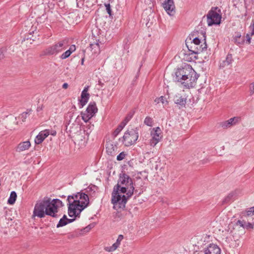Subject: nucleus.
<instances>
[{
    "label": "nucleus",
    "instance_id": "1",
    "mask_svg": "<svg viewBox=\"0 0 254 254\" xmlns=\"http://www.w3.org/2000/svg\"><path fill=\"white\" fill-rule=\"evenodd\" d=\"M135 182L129 176L122 171L119 175L117 184L114 187L112 192L111 203L113 209H124L128 200L138 190L135 188Z\"/></svg>",
    "mask_w": 254,
    "mask_h": 254
},
{
    "label": "nucleus",
    "instance_id": "2",
    "mask_svg": "<svg viewBox=\"0 0 254 254\" xmlns=\"http://www.w3.org/2000/svg\"><path fill=\"white\" fill-rule=\"evenodd\" d=\"M64 206V204L60 199H52L50 197L45 196L36 202L33 212V216L42 218L46 215H48L53 218H58L59 208Z\"/></svg>",
    "mask_w": 254,
    "mask_h": 254
},
{
    "label": "nucleus",
    "instance_id": "3",
    "mask_svg": "<svg viewBox=\"0 0 254 254\" xmlns=\"http://www.w3.org/2000/svg\"><path fill=\"white\" fill-rule=\"evenodd\" d=\"M172 75L175 82H180L184 87L188 88L194 86V83L199 77V74L192 66L186 63L175 68Z\"/></svg>",
    "mask_w": 254,
    "mask_h": 254
},
{
    "label": "nucleus",
    "instance_id": "4",
    "mask_svg": "<svg viewBox=\"0 0 254 254\" xmlns=\"http://www.w3.org/2000/svg\"><path fill=\"white\" fill-rule=\"evenodd\" d=\"M138 129L137 127L127 130L123 136L119 138V141H122L123 143L125 142L126 146H131L136 143L138 138Z\"/></svg>",
    "mask_w": 254,
    "mask_h": 254
},
{
    "label": "nucleus",
    "instance_id": "5",
    "mask_svg": "<svg viewBox=\"0 0 254 254\" xmlns=\"http://www.w3.org/2000/svg\"><path fill=\"white\" fill-rule=\"evenodd\" d=\"M65 42L64 40L55 43L53 45L50 46L45 49L40 54L41 57L44 56H56L61 53L63 50L66 49L64 46Z\"/></svg>",
    "mask_w": 254,
    "mask_h": 254
},
{
    "label": "nucleus",
    "instance_id": "6",
    "mask_svg": "<svg viewBox=\"0 0 254 254\" xmlns=\"http://www.w3.org/2000/svg\"><path fill=\"white\" fill-rule=\"evenodd\" d=\"M161 130L159 127H154L151 131L152 138L150 140V145L154 147L161 140L162 136L161 135Z\"/></svg>",
    "mask_w": 254,
    "mask_h": 254
},
{
    "label": "nucleus",
    "instance_id": "7",
    "mask_svg": "<svg viewBox=\"0 0 254 254\" xmlns=\"http://www.w3.org/2000/svg\"><path fill=\"white\" fill-rule=\"evenodd\" d=\"M163 6L170 16L174 15L175 13V5L173 0H165L163 3Z\"/></svg>",
    "mask_w": 254,
    "mask_h": 254
},
{
    "label": "nucleus",
    "instance_id": "8",
    "mask_svg": "<svg viewBox=\"0 0 254 254\" xmlns=\"http://www.w3.org/2000/svg\"><path fill=\"white\" fill-rule=\"evenodd\" d=\"M240 121V117H235L234 118H230L227 121L222 122L221 123V126L223 128H227L236 125Z\"/></svg>",
    "mask_w": 254,
    "mask_h": 254
},
{
    "label": "nucleus",
    "instance_id": "9",
    "mask_svg": "<svg viewBox=\"0 0 254 254\" xmlns=\"http://www.w3.org/2000/svg\"><path fill=\"white\" fill-rule=\"evenodd\" d=\"M49 134L50 130L49 129L41 131L35 138V143L36 144H41Z\"/></svg>",
    "mask_w": 254,
    "mask_h": 254
},
{
    "label": "nucleus",
    "instance_id": "10",
    "mask_svg": "<svg viewBox=\"0 0 254 254\" xmlns=\"http://www.w3.org/2000/svg\"><path fill=\"white\" fill-rule=\"evenodd\" d=\"M175 104H177L180 109L185 107L187 103L186 98L183 97L180 94L176 95L173 99Z\"/></svg>",
    "mask_w": 254,
    "mask_h": 254
},
{
    "label": "nucleus",
    "instance_id": "11",
    "mask_svg": "<svg viewBox=\"0 0 254 254\" xmlns=\"http://www.w3.org/2000/svg\"><path fill=\"white\" fill-rule=\"evenodd\" d=\"M123 239L124 236L122 234L119 235L116 240V242L113 244L112 246L105 247V251L109 252H112L115 251L120 246L121 242L123 240Z\"/></svg>",
    "mask_w": 254,
    "mask_h": 254
},
{
    "label": "nucleus",
    "instance_id": "12",
    "mask_svg": "<svg viewBox=\"0 0 254 254\" xmlns=\"http://www.w3.org/2000/svg\"><path fill=\"white\" fill-rule=\"evenodd\" d=\"M97 112L98 108L95 102H90L86 108L85 112L90 114L91 116L93 117Z\"/></svg>",
    "mask_w": 254,
    "mask_h": 254
},
{
    "label": "nucleus",
    "instance_id": "13",
    "mask_svg": "<svg viewBox=\"0 0 254 254\" xmlns=\"http://www.w3.org/2000/svg\"><path fill=\"white\" fill-rule=\"evenodd\" d=\"M90 97V94L88 93H81L80 99H79V108H83L88 102Z\"/></svg>",
    "mask_w": 254,
    "mask_h": 254
},
{
    "label": "nucleus",
    "instance_id": "14",
    "mask_svg": "<svg viewBox=\"0 0 254 254\" xmlns=\"http://www.w3.org/2000/svg\"><path fill=\"white\" fill-rule=\"evenodd\" d=\"M234 42L237 45H243L246 43V35L242 36L240 33H236L234 36Z\"/></svg>",
    "mask_w": 254,
    "mask_h": 254
},
{
    "label": "nucleus",
    "instance_id": "15",
    "mask_svg": "<svg viewBox=\"0 0 254 254\" xmlns=\"http://www.w3.org/2000/svg\"><path fill=\"white\" fill-rule=\"evenodd\" d=\"M117 148L116 144L113 142L108 141L106 144V149L107 153L110 156H114L115 154V149Z\"/></svg>",
    "mask_w": 254,
    "mask_h": 254
},
{
    "label": "nucleus",
    "instance_id": "16",
    "mask_svg": "<svg viewBox=\"0 0 254 254\" xmlns=\"http://www.w3.org/2000/svg\"><path fill=\"white\" fill-rule=\"evenodd\" d=\"M220 249L216 245L210 244L207 247V254H220Z\"/></svg>",
    "mask_w": 254,
    "mask_h": 254
},
{
    "label": "nucleus",
    "instance_id": "17",
    "mask_svg": "<svg viewBox=\"0 0 254 254\" xmlns=\"http://www.w3.org/2000/svg\"><path fill=\"white\" fill-rule=\"evenodd\" d=\"M30 146L31 143L29 141H26L21 142L18 145L16 149V151L17 152H20L28 149L30 147Z\"/></svg>",
    "mask_w": 254,
    "mask_h": 254
},
{
    "label": "nucleus",
    "instance_id": "18",
    "mask_svg": "<svg viewBox=\"0 0 254 254\" xmlns=\"http://www.w3.org/2000/svg\"><path fill=\"white\" fill-rule=\"evenodd\" d=\"M186 46L188 49L189 53L187 54L188 55L192 54H198L199 49L197 46L194 45L193 44H190V43H186Z\"/></svg>",
    "mask_w": 254,
    "mask_h": 254
},
{
    "label": "nucleus",
    "instance_id": "19",
    "mask_svg": "<svg viewBox=\"0 0 254 254\" xmlns=\"http://www.w3.org/2000/svg\"><path fill=\"white\" fill-rule=\"evenodd\" d=\"M221 18L222 17H207V25H219L221 23Z\"/></svg>",
    "mask_w": 254,
    "mask_h": 254
},
{
    "label": "nucleus",
    "instance_id": "20",
    "mask_svg": "<svg viewBox=\"0 0 254 254\" xmlns=\"http://www.w3.org/2000/svg\"><path fill=\"white\" fill-rule=\"evenodd\" d=\"M222 13L220 7L215 6L212 7L207 16H222Z\"/></svg>",
    "mask_w": 254,
    "mask_h": 254
},
{
    "label": "nucleus",
    "instance_id": "21",
    "mask_svg": "<svg viewBox=\"0 0 254 254\" xmlns=\"http://www.w3.org/2000/svg\"><path fill=\"white\" fill-rule=\"evenodd\" d=\"M89 201L86 202L84 201L81 202V204H79V205H75L73 209H70L71 211H74L75 210H78L79 212H82L83 210H84L86 207L88 206L89 205Z\"/></svg>",
    "mask_w": 254,
    "mask_h": 254
},
{
    "label": "nucleus",
    "instance_id": "22",
    "mask_svg": "<svg viewBox=\"0 0 254 254\" xmlns=\"http://www.w3.org/2000/svg\"><path fill=\"white\" fill-rule=\"evenodd\" d=\"M89 201L86 202L84 201L81 202V204H79V205H75L73 209H70L71 211H74L75 210H78L79 212H82L83 210H84L86 207L88 206L89 205Z\"/></svg>",
    "mask_w": 254,
    "mask_h": 254
},
{
    "label": "nucleus",
    "instance_id": "23",
    "mask_svg": "<svg viewBox=\"0 0 254 254\" xmlns=\"http://www.w3.org/2000/svg\"><path fill=\"white\" fill-rule=\"evenodd\" d=\"M125 126L126 123L122 122L117 127L112 134V136L113 139H115L118 136Z\"/></svg>",
    "mask_w": 254,
    "mask_h": 254
},
{
    "label": "nucleus",
    "instance_id": "24",
    "mask_svg": "<svg viewBox=\"0 0 254 254\" xmlns=\"http://www.w3.org/2000/svg\"><path fill=\"white\" fill-rule=\"evenodd\" d=\"M250 30L251 32L249 33H247L246 35V44H250L251 43V41L252 39V36L254 35V23L251 25L250 26Z\"/></svg>",
    "mask_w": 254,
    "mask_h": 254
},
{
    "label": "nucleus",
    "instance_id": "25",
    "mask_svg": "<svg viewBox=\"0 0 254 254\" xmlns=\"http://www.w3.org/2000/svg\"><path fill=\"white\" fill-rule=\"evenodd\" d=\"M17 193L15 191H12L10 192V196L7 200V203L10 205L13 204L16 200Z\"/></svg>",
    "mask_w": 254,
    "mask_h": 254
},
{
    "label": "nucleus",
    "instance_id": "26",
    "mask_svg": "<svg viewBox=\"0 0 254 254\" xmlns=\"http://www.w3.org/2000/svg\"><path fill=\"white\" fill-rule=\"evenodd\" d=\"M68 215L70 217H74L75 219L79 218L80 217L81 212L78 210H75L74 211H71L70 208H67Z\"/></svg>",
    "mask_w": 254,
    "mask_h": 254
},
{
    "label": "nucleus",
    "instance_id": "27",
    "mask_svg": "<svg viewBox=\"0 0 254 254\" xmlns=\"http://www.w3.org/2000/svg\"><path fill=\"white\" fill-rule=\"evenodd\" d=\"M99 39L96 38L95 35H93L92 34V38H91L90 43V48L91 50L92 51L94 49L93 46H98V43H99Z\"/></svg>",
    "mask_w": 254,
    "mask_h": 254
},
{
    "label": "nucleus",
    "instance_id": "28",
    "mask_svg": "<svg viewBox=\"0 0 254 254\" xmlns=\"http://www.w3.org/2000/svg\"><path fill=\"white\" fill-rule=\"evenodd\" d=\"M232 55L229 54L227 56L226 60L220 64V66L224 67L226 65H228L232 63Z\"/></svg>",
    "mask_w": 254,
    "mask_h": 254
},
{
    "label": "nucleus",
    "instance_id": "29",
    "mask_svg": "<svg viewBox=\"0 0 254 254\" xmlns=\"http://www.w3.org/2000/svg\"><path fill=\"white\" fill-rule=\"evenodd\" d=\"M84 202L83 200H80L79 198H76L75 200H73L72 202L67 203V208L73 209L75 205H79V204H81V202Z\"/></svg>",
    "mask_w": 254,
    "mask_h": 254
},
{
    "label": "nucleus",
    "instance_id": "30",
    "mask_svg": "<svg viewBox=\"0 0 254 254\" xmlns=\"http://www.w3.org/2000/svg\"><path fill=\"white\" fill-rule=\"evenodd\" d=\"M77 194L79 200H84L83 201L89 202V196L86 193L82 192V191H80L79 192H77Z\"/></svg>",
    "mask_w": 254,
    "mask_h": 254
},
{
    "label": "nucleus",
    "instance_id": "31",
    "mask_svg": "<svg viewBox=\"0 0 254 254\" xmlns=\"http://www.w3.org/2000/svg\"><path fill=\"white\" fill-rule=\"evenodd\" d=\"M96 225V223H92L89 224L88 226L85 227V228L81 229L80 234H83L84 233L88 232L92 228L95 227Z\"/></svg>",
    "mask_w": 254,
    "mask_h": 254
},
{
    "label": "nucleus",
    "instance_id": "32",
    "mask_svg": "<svg viewBox=\"0 0 254 254\" xmlns=\"http://www.w3.org/2000/svg\"><path fill=\"white\" fill-rule=\"evenodd\" d=\"M67 225L66 221V215L64 214L62 218H61L57 224V228H60Z\"/></svg>",
    "mask_w": 254,
    "mask_h": 254
},
{
    "label": "nucleus",
    "instance_id": "33",
    "mask_svg": "<svg viewBox=\"0 0 254 254\" xmlns=\"http://www.w3.org/2000/svg\"><path fill=\"white\" fill-rule=\"evenodd\" d=\"M81 115L82 119L85 123H87L93 117L90 114L87 112L83 113L81 112Z\"/></svg>",
    "mask_w": 254,
    "mask_h": 254
},
{
    "label": "nucleus",
    "instance_id": "34",
    "mask_svg": "<svg viewBox=\"0 0 254 254\" xmlns=\"http://www.w3.org/2000/svg\"><path fill=\"white\" fill-rule=\"evenodd\" d=\"M93 128L94 125L89 123L85 126V128H84V131L86 135H89Z\"/></svg>",
    "mask_w": 254,
    "mask_h": 254
},
{
    "label": "nucleus",
    "instance_id": "35",
    "mask_svg": "<svg viewBox=\"0 0 254 254\" xmlns=\"http://www.w3.org/2000/svg\"><path fill=\"white\" fill-rule=\"evenodd\" d=\"M198 31H194L190 33L189 36L187 38V39L185 40V43H190V42L191 41L192 39H193L195 37H198Z\"/></svg>",
    "mask_w": 254,
    "mask_h": 254
},
{
    "label": "nucleus",
    "instance_id": "36",
    "mask_svg": "<svg viewBox=\"0 0 254 254\" xmlns=\"http://www.w3.org/2000/svg\"><path fill=\"white\" fill-rule=\"evenodd\" d=\"M70 114L69 115V120L68 121H66V123H65V131L66 132H69L70 133H72L73 130H72V128H73V127H69V129L68 130V125L70 124V120L72 117V114L73 113H69Z\"/></svg>",
    "mask_w": 254,
    "mask_h": 254
},
{
    "label": "nucleus",
    "instance_id": "37",
    "mask_svg": "<svg viewBox=\"0 0 254 254\" xmlns=\"http://www.w3.org/2000/svg\"><path fill=\"white\" fill-rule=\"evenodd\" d=\"M32 111L31 109H27L26 112H23L21 115V119L23 122H25L26 121V119H27L28 116L29 115L30 112Z\"/></svg>",
    "mask_w": 254,
    "mask_h": 254
},
{
    "label": "nucleus",
    "instance_id": "38",
    "mask_svg": "<svg viewBox=\"0 0 254 254\" xmlns=\"http://www.w3.org/2000/svg\"><path fill=\"white\" fill-rule=\"evenodd\" d=\"M98 187L94 185H93V184H90L86 189V191L87 192H93V194L95 193L96 191L98 189Z\"/></svg>",
    "mask_w": 254,
    "mask_h": 254
},
{
    "label": "nucleus",
    "instance_id": "39",
    "mask_svg": "<svg viewBox=\"0 0 254 254\" xmlns=\"http://www.w3.org/2000/svg\"><path fill=\"white\" fill-rule=\"evenodd\" d=\"M144 124L148 127H152L153 126L152 119L149 116L146 117L144 119Z\"/></svg>",
    "mask_w": 254,
    "mask_h": 254
},
{
    "label": "nucleus",
    "instance_id": "40",
    "mask_svg": "<svg viewBox=\"0 0 254 254\" xmlns=\"http://www.w3.org/2000/svg\"><path fill=\"white\" fill-rule=\"evenodd\" d=\"M201 43V39H199L198 37H195L190 42V44H193L194 45L197 46L199 45Z\"/></svg>",
    "mask_w": 254,
    "mask_h": 254
},
{
    "label": "nucleus",
    "instance_id": "41",
    "mask_svg": "<svg viewBox=\"0 0 254 254\" xmlns=\"http://www.w3.org/2000/svg\"><path fill=\"white\" fill-rule=\"evenodd\" d=\"M78 198V194L77 192L75 193H73L72 195H69L67 197L66 201L68 203L72 202L71 199H73V200H75V199Z\"/></svg>",
    "mask_w": 254,
    "mask_h": 254
},
{
    "label": "nucleus",
    "instance_id": "42",
    "mask_svg": "<svg viewBox=\"0 0 254 254\" xmlns=\"http://www.w3.org/2000/svg\"><path fill=\"white\" fill-rule=\"evenodd\" d=\"M124 217V215L121 212L119 211H117L116 212H115V215H114V218L115 219H117V220L118 221V220H120L122 219H123Z\"/></svg>",
    "mask_w": 254,
    "mask_h": 254
},
{
    "label": "nucleus",
    "instance_id": "43",
    "mask_svg": "<svg viewBox=\"0 0 254 254\" xmlns=\"http://www.w3.org/2000/svg\"><path fill=\"white\" fill-rule=\"evenodd\" d=\"M70 55L71 54L69 53V51L66 50L60 56V58L62 60H64L68 58Z\"/></svg>",
    "mask_w": 254,
    "mask_h": 254
},
{
    "label": "nucleus",
    "instance_id": "44",
    "mask_svg": "<svg viewBox=\"0 0 254 254\" xmlns=\"http://www.w3.org/2000/svg\"><path fill=\"white\" fill-rule=\"evenodd\" d=\"M127 153H126L124 151H123L122 152H121L120 153H119L117 156V160L118 161H122L123 160L125 157H126V156H127Z\"/></svg>",
    "mask_w": 254,
    "mask_h": 254
},
{
    "label": "nucleus",
    "instance_id": "45",
    "mask_svg": "<svg viewBox=\"0 0 254 254\" xmlns=\"http://www.w3.org/2000/svg\"><path fill=\"white\" fill-rule=\"evenodd\" d=\"M232 197H233V194H228L223 200V201H222L223 204H225V203H229L231 201V200L232 199Z\"/></svg>",
    "mask_w": 254,
    "mask_h": 254
},
{
    "label": "nucleus",
    "instance_id": "46",
    "mask_svg": "<svg viewBox=\"0 0 254 254\" xmlns=\"http://www.w3.org/2000/svg\"><path fill=\"white\" fill-rule=\"evenodd\" d=\"M133 115V113H128L125 119L122 121V122H124L126 123V125L127 123V122L132 118Z\"/></svg>",
    "mask_w": 254,
    "mask_h": 254
},
{
    "label": "nucleus",
    "instance_id": "47",
    "mask_svg": "<svg viewBox=\"0 0 254 254\" xmlns=\"http://www.w3.org/2000/svg\"><path fill=\"white\" fill-rule=\"evenodd\" d=\"M76 6L77 7L81 8L85 6L84 0H76Z\"/></svg>",
    "mask_w": 254,
    "mask_h": 254
},
{
    "label": "nucleus",
    "instance_id": "48",
    "mask_svg": "<svg viewBox=\"0 0 254 254\" xmlns=\"http://www.w3.org/2000/svg\"><path fill=\"white\" fill-rule=\"evenodd\" d=\"M85 2V6L86 7H89L93 4L95 2V0H84Z\"/></svg>",
    "mask_w": 254,
    "mask_h": 254
},
{
    "label": "nucleus",
    "instance_id": "49",
    "mask_svg": "<svg viewBox=\"0 0 254 254\" xmlns=\"http://www.w3.org/2000/svg\"><path fill=\"white\" fill-rule=\"evenodd\" d=\"M105 6L107 13L110 15V16H111L112 10L110 4L109 3H105Z\"/></svg>",
    "mask_w": 254,
    "mask_h": 254
},
{
    "label": "nucleus",
    "instance_id": "50",
    "mask_svg": "<svg viewBox=\"0 0 254 254\" xmlns=\"http://www.w3.org/2000/svg\"><path fill=\"white\" fill-rule=\"evenodd\" d=\"M6 52L5 48L0 49V61L5 58L4 52Z\"/></svg>",
    "mask_w": 254,
    "mask_h": 254
},
{
    "label": "nucleus",
    "instance_id": "51",
    "mask_svg": "<svg viewBox=\"0 0 254 254\" xmlns=\"http://www.w3.org/2000/svg\"><path fill=\"white\" fill-rule=\"evenodd\" d=\"M254 227V223H252L250 222H246V225L245 227V229H253Z\"/></svg>",
    "mask_w": 254,
    "mask_h": 254
},
{
    "label": "nucleus",
    "instance_id": "52",
    "mask_svg": "<svg viewBox=\"0 0 254 254\" xmlns=\"http://www.w3.org/2000/svg\"><path fill=\"white\" fill-rule=\"evenodd\" d=\"M155 101L157 102V103L161 102L162 104H164L165 101L168 103L167 100H165V97L163 96H161L159 98H156L155 100Z\"/></svg>",
    "mask_w": 254,
    "mask_h": 254
},
{
    "label": "nucleus",
    "instance_id": "53",
    "mask_svg": "<svg viewBox=\"0 0 254 254\" xmlns=\"http://www.w3.org/2000/svg\"><path fill=\"white\" fill-rule=\"evenodd\" d=\"M237 225H240L241 227L245 229V227L246 225V221L244 220H238L237 222Z\"/></svg>",
    "mask_w": 254,
    "mask_h": 254
},
{
    "label": "nucleus",
    "instance_id": "54",
    "mask_svg": "<svg viewBox=\"0 0 254 254\" xmlns=\"http://www.w3.org/2000/svg\"><path fill=\"white\" fill-rule=\"evenodd\" d=\"M247 215H254V206L251 207L247 211Z\"/></svg>",
    "mask_w": 254,
    "mask_h": 254
},
{
    "label": "nucleus",
    "instance_id": "55",
    "mask_svg": "<svg viewBox=\"0 0 254 254\" xmlns=\"http://www.w3.org/2000/svg\"><path fill=\"white\" fill-rule=\"evenodd\" d=\"M144 20L147 21L146 25L147 27H150L153 24L152 20L150 22H149L151 20L150 18H148V17H147L146 19L144 18Z\"/></svg>",
    "mask_w": 254,
    "mask_h": 254
},
{
    "label": "nucleus",
    "instance_id": "56",
    "mask_svg": "<svg viewBox=\"0 0 254 254\" xmlns=\"http://www.w3.org/2000/svg\"><path fill=\"white\" fill-rule=\"evenodd\" d=\"M76 50V47L75 45H71L69 48L67 50L68 51H69V53L71 54L73 52H74Z\"/></svg>",
    "mask_w": 254,
    "mask_h": 254
},
{
    "label": "nucleus",
    "instance_id": "57",
    "mask_svg": "<svg viewBox=\"0 0 254 254\" xmlns=\"http://www.w3.org/2000/svg\"><path fill=\"white\" fill-rule=\"evenodd\" d=\"M93 48H94V49L93 50H94V51H93L94 53H97L98 52H99L100 51L99 43H98V47H97V46H96L95 45H94Z\"/></svg>",
    "mask_w": 254,
    "mask_h": 254
},
{
    "label": "nucleus",
    "instance_id": "58",
    "mask_svg": "<svg viewBox=\"0 0 254 254\" xmlns=\"http://www.w3.org/2000/svg\"><path fill=\"white\" fill-rule=\"evenodd\" d=\"M75 220H76V219L74 217H73V218L69 219L66 216V221L67 224L74 222Z\"/></svg>",
    "mask_w": 254,
    "mask_h": 254
},
{
    "label": "nucleus",
    "instance_id": "59",
    "mask_svg": "<svg viewBox=\"0 0 254 254\" xmlns=\"http://www.w3.org/2000/svg\"><path fill=\"white\" fill-rule=\"evenodd\" d=\"M31 34H32V33L31 32L27 36L25 35V36L24 38V40L25 41V40L30 39V40H32L33 41H35V39L32 38V37H33V35H32V37H29V35H31Z\"/></svg>",
    "mask_w": 254,
    "mask_h": 254
},
{
    "label": "nucleus",
    "instance_id": "60",
    "mask_svg": "<svg viewBox=\"0 0 254 254\" xmlns=\"http://www.w3.org/2000/svg\"><path fill=\"white\" fill-rule=\"evenodd\" d=\"M250 88L251 94H254V82L251 84Z\"/></svg>",
    "mask_w": 254,
    "mask_h": 254
},
{
    "label": "nucleus",
    "instance_id": "61",
    "mask_svg": "<svg viewBox=\"0 0 254 254\" xmlns=\"http://www.w3.org/2000/svg\"><path fill=\"white\" fill-rule=\"evenodd\" d=\"M137 190H138V191L136 192V193H134L135 194H136V196H139L141 194H142L143 192V189H138L137 188H136Z\"/></svg>",
    "mask_w": 254,
    "mask_h": 254
},
{
    "label": "nucleus",
    "instance_id": "62",
    "mask_svg": "<svg viewBox=\"0 0 254 254\" xmlns=\"http://www.w3.org/2000/svg\"><path fill=\"white\" fill-rule=\"evenodd\" d=\"M83 52V57L81 58V62H80V64L81 65H83L84 64V60H85V50H83L82 51Z\"/></svg>",
    "mask_w": 254,
    "mask_h": 254
},
{
    "label": "nucleus",
    "instance_id": "63",
    "mask_svg": "<svg viewBox=\"0 0 254 254\" xmlns=\"http://www.w3.org/2000/svg\"><path fill=\"white\" fill-rule=\"evenodd\" d=\"M202 34H203V37H204L203 40H204V44H205V46L202 48V49H203L206 48V36H205V32L202 33Z\"/></svg>",
    "mask_w": 254,
    "mask_h": 254
},
{
    "label": "nucleus",
    "instance_id": "64",
    "mask_svg": "<svg viewBox=\"0 0 254 254\" xmlns=\"http://www.w3.org/2000/svg\"><path fill=\"white\" fill-rule=\"evenodd\" d=\"M89 89V86H86L84 87L83 90L82 91L81 93H88V90Z\"/></svg>",
    "mask_w": 254,
    "mask_h": 254
}]
</instances>
